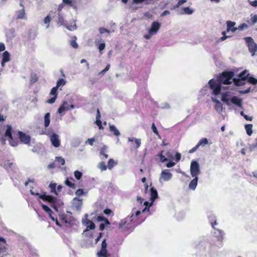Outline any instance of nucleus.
Listing matches in <instances>:
<instances>
[{
  "label": "nucleus",
  "mask_w": 257,
  "mask_h": 257,
  "mask_svg": "<svg viewBox=\"0 0 257 257\" xmlns=\"http://www.w3.org/2000/svg\"><path fill=\"white\" fill-rule=\"evenodd\" d=\"M233 76L234 73L232 72H222L217 80L212 79L209 81L208 84L204 87V91H205L204 93L206 94L211 93L212 95H217L221 92V84H231Z\"/></svg>",
  "instance_id": "obj_1"
},
{
  "label": "nucleus",
  "mask_w": 257,
  "mask_h": 257,
  "mask_svg": "<svg viewBox=\"0 0 257 257\" xmlns=\"http://www.w3.org/2000/svg\"><path fill=\"white\" fill-rule=\"evenodd\" d=\"M134 215L133 213L130 217H127L120 220L118 224V229H121L123 231H127L130 229L133 228L138 225L140 224L144 221V219L141 220H134L132 218Z\"/></svg>",
  "instance_id": "obj_2"
},
{
  "label": "nucleus",
  "mask_w": 257,
  "mask_h": 257,
  "mask_svg": "<svg viewBox=\"0 0 257 257\" xmlns=\"http://www.w3.org/2000/svg\"><path fill=\"white\" fill-rule=\"evenodd\" d=\"M245 42L248 48L249 51L254 56L257 50V44L254 42L252 38L248 37L244 38Z\"/></svg>",
  "instance_id": "obj_3"
},
{
  "label": "nucleus",
  "mask_w": 257,
  "mask_h": 257,
  "mask_svg": "<svg viewBox=\"0 0 257 257\" xmlns=\"http://www.w3.org/2000/svg\"><path fill=\"white\" fill-rule=\"evenodd\" d=\"M128 141L131 143V150L138 151V149L140 147L141 145V140L134 137H130L128 138Z\"/></svg>",
  "instance_id": "obj_4"
},
{
  "label": "nucleus",
  "mask_w": 257,
  "mask_h": 257,
  "mask_svg": "<svg viewBox=\"0 0 257 257\" xmlns=\"http://www.w3.org/2000/svg\"><path fill=\"white\" fill-rule=\"evenodd\" d=\"M12 130H6L5 136L8 137L10 142V144L13 147L18 146V140L17 137H15V134H12L11 131Z\"/></svg>",
  "instance_id": "obj_5"
},
{
  "label": "nucleus",
  "mask_w": 257,
  "mask_h": 257,
  "mask_svg": "<svg viewBox=\"0 0 257 257\" xmlns=\"http://www.w3.org/2000/svg\"><path fill=\"white\" fill-rule=\"evenodd\" d=\"M107 246L106 239H104L101 243V249L97 253V257H109L110 256L106 249Z\"/></svg>",
  "instance_id": "obj_6"
},
{
  "label": "nucleus",
  "mask_w": 257,
  "mask_h": 257,
  "mask_svg": "<svg viewBox=\"0 0 257 257\" xmlns=\"http://www.w3.org/2000/svg\"><path fill=\"white\" fill-rule=\"evenodd\" d=\"M17 136L19 139L21 143L25 145L30 144L31 138L30 135H26L21 131H18L17 134Z\"/></svg>",
  "instance_id": "obj_7"
},
{
  "label": "nucleus",
  "mask_w": 257,
  "mask_h": 257,
  "mask_svg": "<svg viewBox=\"0 0 257 257\" xmlns=\"http://www.w3.org/2000/svg\"><path fill=\"white\" fill-rule=\"evenodd\" d=\"M190 173L192 177H197L200 173L199 164L197 162L193 161L190 165Z\"/></svg>",
  "instance_id": "obj_8"
},
{
  "label": "nucleus",
  "mask_w": 257,
  "mask_h": 257,
  "mask_svg": "<svg viewBox=\"0 0 257 257\" xmlns=\"http://www.w3.org/2000/svg\"><path fill=\"white\" fill-rule=\"evenodd\" d=\"M220 98L219 94H218L217 95H213V96H211L212 100L213 102L216 103L215 106H214L215 110L218 113H221L222 112L223 107H222V105L221 103L218 99V98Z\"/></svg>",
  "instance_id": "obj_9"
},
{
  "label": "nucleus",
  "mask_w": 257,
  "mask_h": 257,
  "mask_svg": "<svg viewBox=\"0 0 257 257\" xmlns=\"http://www.w3.org/2000/svg\"><path fill=\"white\" fill-rule=\"evenodd\" d=\"M219 93V97L221 101L225 102L228 105H230V100L233 97V94L230 91H226L225 93H222L221 95Z\"/></svg>",
  "instance_id": "obj_10"
},
{
  "label": "nucleus",
  "mask_w": 257,
  "mask_h": 257,
  "mask_svg": "<svg viewBox=\"0 0 257 257\" xmlns=\"http://www.w3.org/2000/svg\"><path fill=\"white\" fill-rule=\"evenodd\" d=\"M49 138L52 145L55 148H58L60 146V140L59 139V136L55 134L52 133L50 135Z\"/></svg>",
  "instance_id": "obj_11"
},
{
  "label": "nucleus",
  "mask_w": 257,
  "mask_h": 257,
  "mask_svg": "<svg viewBox=\"0 0 257 257\" xmlns=\"http://www.w3.org/2000/svg\"><path fill=\"white\" fill-rule=\"evenodd\" d=\"M40 198L43 201L49 202L50 203H55L57 202V198L51 195H46V193L44 192L42 195L40 196Z\"/></svg>",
  "instance_id": "obj_12"
},
{
  "label": "nucleus",
  "mask_w": 257,
  "mask_h": 257,
  "mask_svg": "<svg viewBox=\"0 0 257 257\" xmlns=\"http://www.w3.org/2000/svg\"><path fill=\"white\" fill-rule=\"evenodd\" d=\"M52 17L54 18L55 21L61 26H64L66 23L64 19L63 15L61 13H57L55 16Z\"/></svg>",
  "instance_id": "obj_13"
},
{
  "label": "nucleus",
  "mask_w": 257,
  "mask_h": 257,
  "mask_svg": "<svg viewBox=\"0 0 257 257\" xmlns=\"http://www.w3.org/2000/svg\"><path fill=\"white\" fill-rule=\"evenodd\" d=\"M160 28V24L157 22H153L149 30L150 34H156Z\"/></svg>",
  "instance_id": "obj_14"
},
{
  "label": "nucleus",
  "mask_w": 257,
  "mask_h": 257,
  "mask_svg": "<svg viewBox=\"0 0 257 257\" xmlns=\"http://www.w3.org/2000/svg\"><path fill=\"white\" fill-rule=\"evenodd\" d=\"M172 177V174L168 170H165L161 173V178L164 181H167L170 180Z\"/></svg>",
  "instance_id": "obj_15"
},
{
  "label": "nucleus",
  "mask_w": 257,
  "mask_h": 257,
  "mask_svg": "<svg viewBox=\"0 0 257 257\" xmlns=\"http://www.w3.org/2000/svg\"><path fill=\"white\" fill-rule=\"evenodd\" d=\"M17 19L27 20L25 9L16 12Z\"/></svg>",
  "instance_id": "obj_16"
},
{
  "label": "nucleus",
  "mask_w": 257,
  "mask_h": 257,
  "mask_svg": "<svg viewBox=\"0 0 257 257\" xmlns=\"http://www.w3.org/2000/svg\"><path fill=\"white\" fill-rule=\"evenodd\" d=\"M73 206L77 210H79L81 208L82 205V200L80 199L77 197H75L73 199Z\"/></svg>",
  "instance_id": "obj_17"
},
{
  "label": "nucleus",
  "mask_w": 257,
  "mask_h": 257,
  "mask_svg": "<svg viewBox=\"0 0 257 257\" xmlns=\"http://www.w3.org/2000/svg\"><path fill=\"white\" fill-rule=\"evenodd\" d=\"M232 81L233 82L235 86H241V85H244L245 84L246 81V79H244V78H234L232 79Z\"/></svg>",
  "instance_id": "obj_18"
},
{
  "label": "nucleus",
  "mask_w": 257,
  "mask_h": 257,
  "mask_svg": "<svg viewBox=\"0 0 257 257\" xmlns=\"http://www.w3.org/2000/svg\"><path fill=\"white\" fill-rule=\"evenodd\" d=\"M69 109V104L67 101H64L60 105L58 109V112L59 114L62 113L63 111L68 110Z\"/></svg>",
  "instance_id": "obj_19"
},
{
  "label": "nucleus",
  "mask_w": 257,
  "mask_h": 257,
  "mask_svg": "<svg viewBox=\"0 0 257 257\" xmlns=\"http://www.w3.org/2000/svg\"><path fill=\"white\" fill-rule=\"evenodd\" d=\"M232 103L237 105L239 107H241L242 105V100L241 99L238 98L236 96L232 97L230 100V104Z\"/></svg>",
  "instance_id": "obj_20"
},
{
  "label": "nucleus",
  "mask_w": 257,
  "mask_h": 257,
  "mask_svg": "<svg viewBox=\"0 0 257 257\" xmlns=\"http://www.w3.org/2000/svg\"><path fill=\"white\" fill-rule=\"evenodd\" d=\"M54 13L53 12H51L49 14L46 16L44 19V23L45 24H46V29H48L49 27L50 23L51 20V17L53 16V15Z\"/></svg>",
  "instance_id": "obj_21"
},
{
  "label": "nucleus",
  "mask_w": 257,
  "mask_h": 257,
  "mask_svg": "<svg viewBox=\"0 0 257 257\" xmlns=\"http://www.w3.org/2000/svg\"><path fill=\"white\" fill-rule=\"evenodd\" d=\"M6 35L10 39H12L15 37V30L14 28H11L6 32Z\"/></svg>",
  "instance_id": "obj_22"
},
{
  "label": "nucleus",
  "mask_w": 257,
  "mask_h": 257,
  "mask_svg": "<svg viewBox=\"0 0 257 257\" xmlns=\"http://www.w3.org/2000/svg\"><path fill=\"white\" fill-rule=\"evenodd\" d=\"M194 178L193 179H192L190 182L189 183V187L191 189H192V190H194L197 185V182H198V177H194Z\"/></svg>",
  "instance_id": "obj_23"
},
{
  "label": "nucleus",
  "mask_w": 257,
  "mask_h": 257,
  "mask_svg": "<svg viewBox=\"0 0 257 257\" xmlns=\"http://www.w3.org/2000/svg\"><path fill=\"white\" fill-rule=\"evenodd\" d=\"M151 199L152 202L158 197V192L156 189L153 187L151 188Z\"/></svg>",
  "instance_id": "obj_24"
},
{
  "label": "nucleus",
  "mask_w": 257,
  "mask_h": 257,
  "mask_svg": "<svg viewBox=\"0 0 257 257\" xmlns=\"http://www.w3.org/2000/svg\"><path fill=\"white\" fill-rule=\"evenodd\" d=\"M70 180L74 181V179L72 178H70V179L69 178H67L65 181V185L72 189H75L76 187L75 184Z\"/></svg>",
  "instance_id": "obj_25"
},
{
  "label": "nucleus",
  "mask_w": 257,
  "mask_h": 257,
  "mask_svg": "<svg viewBox=\"0 0 257 257\" xmlns=\"http://www.w3.org/2000/svg\"><path fill=\"white\" fill-rule=\"evenodd\" d=\"M86 223L87 224V227H86V228L84 230V231H83L84 232L88 231L90 229H93L95 228V225L91 221L88 220Z\"/></svg>",
  "instance_id": "obj_26"
},
{
  "label": "nucleus",
  "mask_w": 257,
  "mask_h": 257,
  "mask_svg": "<svg viewBox=\"0 0 257 257\" xmlns=\"http://www.w3.org/2000/svg\"><path fill=\"white\" fill-rule=\"evenodd\" d=\"M194 12L193 9H190L189 7H185L183 8V11L180 12L181 15H191Z\"/></svg>",
  "instance_id": "obj_27"
},
{
  "label": "nucleus",
  "mask_w": 257,
  "mask_h": 257,
  "mask_svg": "<svg viewBox=\"0 0 257 257\" xmlns=\"http://www.w3.org/2000/svg\"><path fill=\"white\" fill-rule=\"evenodd\" d=\"M50 114L48 112L45 114L44 116V125L46 127H48L50 124Z\"/></svg>",
  "instance_id": "obj_28"
},
{
  "label": "nucleus",
  "mask_w": 257,
  "mask_h": 257,
  "mask_svg": "<svg viewBox=\"0 0 257 257\" xmlns=\"http://www.w3.org/2000/svg\"><path fill=\"white\" fill-rule=\"evenodd\" d=\"M55 162L59 166H63L65 163V161L61 157H56L55 158Z\"/></svg>",
  "instance_id": "obj_29"
},
{
  "label": "nucleus",
  "mask_w": 257,
  "mask_h": 257,
  "mask_svg": "<svg viewBox=\"0 0 257 257\" xmlns=\"http://www.w3.org/2000/svg\"><path fill=\"white\" fill-rule=\"evenodd\" d=\"M10 53L7 51H5L2 54V60L4 62H9L10 60Z\"/></svg>",
  "instance_id": "obj_30"
},
{
  "label": "nucleus",
  "mask_w": 257,
  "mask_h": 257,
  "mask_svg": "<svg viewBox=\"0 0 257 257\" xmlns=\"http://www.w3.org/2000/svg\"><path fill=\"white\" fill-rule=\"evenodd\" d=\"M249 73H247L246 81L252 84H256L257 83V79L252 76H249Z\"/></svg>",
  "instance_id": "obj_31"
},
{
  "label": "nucleus",
  "mask_w": 257,
  "mask_h": 257,
  "mask_svg": "<svg viewBox=\"0 0 257 257\" xmlns=\"http://www.w3.org/2000/svg\"><path fill=\"white\" fill-rule=\"evenodd\" d=\"M116 164L117 162H115L112 159H110L108 161L107 168L109 170H111Z\"/></svg>",
  "instance_id": "obj_32"
},
{
  "label": "nucleus",
  "mask_w": 257,
  "mask_h": 257,
  "mask_svg": "<svg viewBox=\"0 0 257 257\" xmlns=\"http://www.w3.org/2000/svg\"><path fill=\"white\" fill-rule=\"evenodd\" d=\"M97 115L96 116V120L95 121L96 124L99 127V128H103V127L102 126V124H101V121L99 119L100 116L99 111L98 109H97Z\"/></svg>",
  "instance_id": "obj_33"
},
{
  "label": "nucleus",
  "mask_w": 257,
  "mask_h": 257,
  "mask_svg": "<svg viewBox=\"0 0 257 257\" xmlns=\"http://www.w3.org/2000/svg\"><path fill=\"white\" fill-rule=\"evenodd\" d=\"M236 23L234 22H232L231 21H227L226 22V25H227V31L229 32L231 30L232 28H233L235 25Z\"/></svg>",
  "instance_id": "obj_34"
},
{
  "label": "nucleus",
  "mask_w": 257,
  "mask_h": 257,
  "mask_svg": "<svg viewBox=\"0 0 257 257\" xmlns=\"http://www.w3.org/2000/svg\"><path fill=\"white\" fill-rule=\"evenodd\" d=\"M208 144V141L206 138L201 139L198 143L197 145L199 147L200 146H204Z\"/></svg>",
  "instance_id": "obj_35"
},
{
  "label": "nucleus",
  "mask_w": 257,
  "mask_h": 257,
  "mask_svg": "<svg viewBox=\"0 0 257 257\" xmlns=\"http://www.w3.org/2000/svg\"><path fill=\"white\" fill-rule=\"evenodd\" d=\"M98 167L101 171H105L107 169V166L105 165V162L101 161L99 163L98 165Z\"/></svg>",
  "instance_id": "obj_36"
},
{
  "label": "nucleus",
  "mask_w": 257,
  "mask_h": 257,
  "mask_svg": "<svg viewBox=\"0 0 257 257\" xmlns=\"http://www.w3.org/2000/svg\"><path fill=\"white\" fill-rule=\"evenodd\" d=\"M49 188H50V192L51 193H54L56 195H57V193L56 190V184L54 183H51L49 185Z\"/></svg>",
  "instance_id": "obj_37"
},
{
  "label": "nucleus",
  "mask_w": 257,
  "mask_h": 257,
  "mask_svg": "<svg viewBox=\"0 0 257 257\" xmlns=\"http://www.w3.org/2000/svg\"><path fill=\"white\" fill-rule=\"evenodd\" d=\"M65 84H66V81L64 79L61 78V79H59L57 81V84H56V87L58 88L60 86H64Z\"/></svg>",
  "instance_id": "obj_38"
},
{
  "label": "nucleus",
  "mask_w": 257,
  "mask_h": 257,
  "mask_svg": "<svg viewBox=\"0 0 257 257\" xmlns=\"http://www.w3.org/2000/svg\"><path fill=\"white\" fill-rule=\"evenodd\" d=\"M66 29H67L68 30H70V31H74L76 29V25L75 24H74V25H67L66 23L65 24V25L64 26Z\"/></svg>",
  "instance_id": "obj_39"
},
{
  "label": "nucleus",
  "mask_w": 257,
  "mask_h": 257,
  "mask_svg": "<svg viewBox=\"0 0 257 257\" xmlns=\"http://www.w3.org/2000/svg\"><path fill=\"white\" fill-rule=\"evenodd\" d=\"M42 207L45 210L46 212H48L49 214V216H51V214L53 213L51 209L47 205L44 204H42Z\"/></svg>",
  "instance_id": "obj_40"
},
{
  "label": "nucleus",
  "mask_w": 257,
  "mask_h": 257,
  "mask_svg": "<svg viewBox=\"0 0 257 257\" xmlns=\"http://www.w3.org/2000/svg\"><path fill=\"white\" fill-rule=\"evenodd\" d=\"M163 151H161L158 156L160 157V161L162 162H165L167 161V159L165 157V156L163 154Z\"/></svg>",
  "instance_id": "obj_41"
},
{
  "label": "nucleus",
  "mask_w": 257,
  "mask_h": 257,
  "mask_svg": "<svg viewBox=\"0 0 257 257\" xmlns=\"http://www.w3.org/2000/svg\"><path fill=\"white\" fill-rule=\"evenodd\" d=\"M76 37H74V39L72 40L70 43L71 46L74 48H77L78 47V44L76 43Z\"/></svg>",
  "instance_id": "obj_42"
},
{
  "label": "nucleus",
  "mask_w": 257,
  "mask_h": 257,
  "mask_svg": "<svg viewBox=\"0 0 257 257\" xmlns=\"http://www.w3.org/2000/svg\"><path fill=\"white\" fill-rule=\"evenodd\" d=\"M152 203H149L148 201H145L144 203V205L146 206L145 208L142 210V212H144L147 210L149 211V207L152 205Z\"/></svg>",
  "instance_id": "obj_43"
},
{
  "label": "nucleus",
  "mask_w": 257,
  "mask_h": 257,
  "mask_svg": "<svg viewBox=\"0 0 257 257\" xmlns=\"http://www.w3.org/2000/svg\"><path fill=\"white\" fill-rule=\"evenodd\" d=\"M57 90L58 88H57L56 86L53 87L50 91V94L53 95V96L57 97Z\"/></svg>",
  "instance_id": "obj_44"
},
{
  "label": "nucleus",
  "mask_w": 257,
  "mask_h": 257,
  "mask_svg": "<svg viewBox=\"0 0 257 257\" xmlns=\"http://www.w3.org/2000/svg\"><path fill=\"white\" fill-rule=\"evenodd\" d=\"M82 176V174L81 172L77 170L74 172V176L76 179L80 180Z\"/></svg>",
  "instance_id": "obj_45"
},
{
  "label": "nucleus",
  "mask_w": 257,
  "mask_h": 257,
  "mask_svg": "<svg viewBox=\"0 0 257 257\" xmlns=\"http://www.w3.org/2000/svg\"><path fill=\"white\" fill-rule=\"evenodd\" d=\"M247 70H244L242 72H241L238 75V78H244V79H247Z\"/></svg>",
  "instance_id": "obj_46"
},
{
  "label": "nucleus",
  "mask_w": 257,
  "mask_h": 257,
  "mask_svg": "<svg viewBox=\"0 0 257 257\" xmlns=\"http://www.w3.org/2000/svg\"><path fill=\"white\" fill-rule=\"evenodd\" d=\"M105 148L104 147L102 148L100 152V155L102 156L104 158L107 159L108 157V155L105 153Z\"/></svg>",
  "instance_id": "obj_47"
},
{
  "label": "nucleus",
  "mask_w": 257,
  "mask_h": 257,
  "mask_svg": "<svg viewBox=\"0 0 257 257\" xmlns=\"http://www.w3.org/2000/svg\"><path fill=\"white\" fill-rule=\"evenodd\" d=\"M251 25H254L257 23V15H251Z\"/></svg>",
  "instance_id": "obj_48"
},
{
  "label": "nucleus",
  "mask_w": 257,
  "mask_h": 257,
  "mask_svg": "<svg viewBox=\"0 0 257 257\" xmlns=\"http://www.w3.org/2000/svg\"><path fill=\"white\" fill-rule=\"evenodd\" d=\"M247 28H248V25L245 23H243V24H241L240 25H239L237 27V29L239 30L242 31V30L246 29Z\"/></svg>",
  "instance_id": "obj_49"
},
{
  "label": "nucleus",
  "mask_w": 257,
  "mask_h": 257,
  "mask_svg": "<svg viewBox=\"0 0 257 257\" xmlns=\"http://www.w3.org/2000/svg\"><path fill=\"white\" fill-rule=\"evenodd\" d=\"M257 148V138L255 139V143L249 146L250 151H252Z\"/></svg>",
  "instance_id": "obj_50"
},
{
  "label": "nucleus",
  "mask_w": 257,
  "mask_h": 257,
  "mask_svg": "<svg viewBox=\"0 0 257 257\" xmlns=\"http://www.w3.org/2000/svg\"><path fill=\"white\" fill-rule=\"evenodd\" d=\"M98 31H99V32L100 34H104V33H109L110 32V31L105 29V28H100L99 29H98Z\"/></svg>",
  "instance_id": "obj_51"
},
{
  "label": "nucleus",
  "mask_w": 257,
  "mask_h": 257,
  "mask_svg": "<svg viewBox=\"0 0 257 257\" xmlns=\"http://www.w3.org/2000/svg\"><path fill=\"white\" fill-rule=\"evenodd\" d=\"M166 156L167 157V160H173V155L172 154V153L171 152H170V151H168L166 153Z\"/></svg>",
  "instance_id": "obj_52"
},
{
  "label": "nucleus",
  "mask_w": 257,
  "mask_h": 257,
  "mask_svg": "<svg viewBox=\"0 0 257 257\" xmlns=\"http://www.w3.org/2000/svg\"><path fill=\"white\" fill-rule=\"evenodd\" d=\"M105 44L104 42H103L101 43L98 47V49H99V52H101V51H102L105 48Z\"/></svg>",
  "instance_id": "obj_53"
},
{
  "label": "nucleus",
  "mask_w": 257,
  "mask_h": 257,
  "mask_svg": "<svg viewBox=\"0 0 257 257\" xmlns=\"http://www.w3.org/2000/svg\"><path fill=\"white\" fill-rule=\"evenodd\" d=\"M84 191L82 189H79L75 192L76 195L78 196H80L81 195H83Z\"/></svg>",
  "instance_id": "obj_54"
},
{
  "label": "nucleus",
  "mask_w": 257,
  "mask_h": 257,
  "mask_svg": "<svg viewBox=\"0 0 257 257\" xmlns=\"http://www.w3.org/2000/svg\"><path fill=\"white\" fill-rule=\"evenodd\" d=\"M56 98H57L56 96H53L52 98H51L50 99H48L47 100V102L48 103H49V104H52V103L55 102Z\"/></svg>",
  "instance_id": "obj_55"
},
{
  "label": "nucleus",
  "mask_w": 257,
  "mask_h": 257,
  "mask_svg": "<svg viewBox=\"0 0 257 257\" xmlns=\"http://www.w3.org/2000/svg\"><path fill=\"white\" fill-rule=\"evenodd\" d=\"M109 68H110V65L107 64V66H106V67L105 68V69L102 70L100 72V74H102V75L104 74L109 70Z\"/></svg>",
  "instance_id": "obj_56"
},
{
  "label": "nucleus",
  "mask_w": 257,
  "mask_h": 257,
  "mask_svg": "<svg viewBox=\"0 0 257 257\" xmlns=\"http://www.w3.org/2000/svg\"><path fill=\"white\" fill-rule=\"evenodd\" d=\"M181 158V154L179 153H176V154L175 155V158L176 162H177V163L180 160Z\"/></svg>",
  "instance_id": "obj_57"
},
{
  "label": "nucleus",
  "mask_w": 257,
  "mask_h": 257,
  "mask_svg": "<svg viewBox=\"0 0 257 257\" xmlns=\"http://www.w3.org/2000/svg\"><path fill=\"white\" fill-rule=\"evenodd\" d=\"M103 212L106 215H110L111 213H112V211L110 209L106 208L104 210Z\"/></svg>",
  "instance_id": "obj_58"
},
{
  "label": "nucleus",
  "mask_w": 257,
  "mask_h": 257,
  "mask_svg": "<svg viewBox=\"0 0 257 257\" xmlns=\"http://www.w3.org/2000/svg\"><path fill=\"white\" fill-rule=\"evenodd\" d=\"M63 3L69 6H72V2L71 0H63Z\"/></svg>",
  "instance_id": "obj_59"
},
{
  "label": "nucleus",
  "mask_w": 257,
  "mask_h": 257,
  "mask_svg": "<svg viewBox=\"0 0 257 257\" xmlns=\"http://www.w3.org/2000/svg\"><path fill=\"white\" fill-rule=\"evenodd\" d=\"M175 164H176L175 163L170 161V162L167 163L166 164V166L168 168H171V167H174L175 166Z\"/></svg>",
  "instance_id": "obj_60"
},
{
  "label": "nucleus",
  "mask_w": 257,
  "mask_h": 257,
  "mask_svg": "<svg viewBox=\"0 0 257 257\" xmlns=\"http://www.w3.org/2000/svg\"><path fill=\"white\" fill-rule=\"evenodd\" d=\"M56 162H52L48 165V168L49 169H54L56 167Z\"/></svg>",
  "instance_id": "obj_61"
},
{
  "label": "nucleus",
  "mask_w": 257,
  "mask_h": 257,
  "mask_svg": "<svg viewBox=\"0 0 257 257\" xmlns=\"http://www.w3.org/2000/svg\"><path fill=\"white\" fill-rule=\"evenodd\" d=\"M198 148H199V147L197 144L194 147H193V148H192L191 150H189V153H193V152L196 151Z\"/></svg>",
  "instance_id": "obj_62"
},
{
  "label": "nucleus",
  "mask_w": 257,
  "mask_h": 257,
  "mask_svg": "<svg viewBox=\"0 0 257 257\" xmlns=\"http://www.w3.org/2000/svg\"><path fill=\"white\" fill-rule=\"evenodd\" d=\"M186 2H187L186 0H179L178 1V3L177 4V7H179L180 6H181L183 4L185 3Z\"/></svg>",
  "instance_id": "obj_63"
},
{
  "label": "nucleus",
  "mask_w": 257,
  "mask_h": 257,
  "mask_svg": "<svg viewBox=\"0 0 257 257\" xmlns=\"http://www.w3.org/2000/svg\"><path fill=\"white\" fill-rule=\"evenodd\" d=\"M94 141H95V140L94 138L89 139L87 140V142L91 146H92L93 145V143Z\"/></svg>",
  "instance_id": "obj_64"
}]
</instances>
